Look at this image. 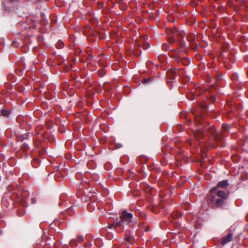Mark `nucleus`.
Returning a JSON list of instances; mask_svg holds the SVG:
<instances>
[{
	"label": "nucleus",
	"instance_id": "15",
	"mask_svg": "<svg viewBox=\"0 0 248 248\" xmlns=\"http://www.w3.org/2000/svg\"><path fill=\"white\" fill-rule=\"evenodd\" d=\"M230 126L227 124H224L222 125V128L224 130L228 131L230 129Z\"/></svg>",
	"mask_w": 248,
	"mask_h": 248
},
{
	"label": "nucleus",
	"instance_id": "20",
	"mask_svg": "<svg viewBox=\"0 0 248 248\" xmlns=\"http://www.w3.org/2000/svg\"><path fill=\"white\" fill-rule=\"evenodd\" d=\"M72 68L71 66H66V68L65 69V71L70 70Z\"/></svg>",
	"mask_w": 248,
	"mask_h": 248
},
{
	"label": "nucleus",
	"instance_id": "21",
	"mask_svg": "<svg viewBox=\"0 0 248 248\" xmlns=\"http://www.w3.org/2000/svg\"><path fill=\"white\" fill-rule=\"evenodd\" d=\"M148 80H149L148 79H143L142 82L144 83H147L148 82Z\"/></svg>",
	"mask_w": 248,
	"mask_h": 248
},
{
	"label": "nucleus",
	"instance_id": "5",
	"mask_svg": "<svg viewBox=\"0 0 248 248\" xmlns=\"http://www.w3.org/2000/svg\"><path fill=\"white\" fill-rule=\"evenodd\" d=\"M166 75L168 78L171 80L174 79L176 75L175 69L169 70L167 72Z\"/></svg>",
	"mask_w": 248,
	"mask_h": 248
},
{
	"label": "nucleus",
	"instance_id": "16",
	"mask_svg": "<svg viewBox=\"0 0 248 248\" xmlns=\"http://www.w3.org/2000/svg\"><path fill=\"white\" fill-rule=\"evenodd\" d=\"M25 213V211L24 210V211H22L21 212L20 211V209H19L18 211H17V214L20 217H21L22 216H23Z\"/></svg>",
	"mask_w": 248,
	"mask_h": 248
},
{
	"label": "nucleus",
	"instance_id": "1",
	"mask_svg": "<svg viewBox=\"0 0 248 248\" xmlns=\"http://www.w3.org/2000/svg\"><path fill=\"white\" fill-rule=\"evenodd\" d=\"M167 32H170L171 34V35L168 37V42L170 44H173V43H175L176 46L180 45L181 48L182 50L181 51L178 52L177 50L175 49L171 50L169 52V56L174 58L176 61L178 62L183 61L187 57V55L185 51V49L183 48L185 46V43L181 40L179 42H175V40L174 39V37L176 36V35L180 34V36H182L183 35V32H178V30L176 28H173V29H167Z\"/></svg>",
	"mask_w": 248,
	"mask_h": 248
},
{
	"label": "nucleus",
	"instance_id": "14",
	"mask_svg": "<svg viewBox=\"0 0 248 248\" xmlns=\"http://www.w3.org/2000/svg\"><path fill=\"white\" fill-rule=\"evenodd\" d=\"M56 46L58 48H62L63 47L64 45L62 41H58L56 44Z\"/></svg>",
	"mask_w": 248,
	"mask_h": 248
},
{
	"label": "nucleus",
	"instance_id": "4",
	"mask_svg": "<svg viewBox=\"0 0 248 248\" xmlns=\"http://www.w3.org/2000/svg\"><path fill=\"white\" fill-rule=\"evenodd\" d=\"M83 236H78L76 239H73L70 240L69 244L72 246H75L78 243H80L83 240Z\"/></svg>",
	"mask_w": 248,
	"mask_h": 248
},
{
	"label": "nucleus",
	"instance_id": "19",
	"mask_svg": "<svg viewBox=\"0 0 248 248\" xmlns=\"http://www.w3.org/2000/svg\"><path fill=\"white\" fill-rule=\"evenodd\" d=\"M142 47L144 49H146L149 47V44L148 43H146Z\"/></svg>",
	"mask_w": 248,
	"mask_h": 248
},
{
	"label": "nucleus",
	"instance_id": "9",
	"mask_svg": "<svg viewBox=\"0 0 248 248\" xmlns=\"http://www.w3.org/2000/svg\"><path fill=\"white\" fill-rule=\"evenodd\" d=\"M224 204V200L222 199H217L215 202V205L217 206L220 207Z\"/></svg>",
	"mask_w": 248,
	"mask_h": 248
},
{
	"label": "nucleus",
	"instance_id": "10",
	"mask_svg": "<svg viewBox=\"0 0 248 248\" xmlns=\"http://www.w3.org/2000/svg\"><path fill=\"white\" fill-rule=\"evenodd\" d=\"M9 114H10V112L7 110L3 109L1 110V115L7 117L9 115Z\"/></svg>",
	"mask_w": 248,
	"mask_h": 248
},
{
	"label": "nucleus",
	"instance_id": "24",
	"mask_svg": "<svg viewBox=\"0 0 248 248\" xmlns=\"http://www.w3.org/2000/svg\"><path fill=\"white\" fill-rule=\"evenodd\" d=\"M123 230H124V228H122V229H121L120 230V231H123Z\"/></svg>",
	"mask_w": 248,
	"mask_h": 248
},
{
	"label": "nucleus",
	"instance_id": "26",
	"mask_svg": "<svg viewBox=\"0 0 248 248\" xmlns=\"http://www.w3.org/2000/svg\"><path fill=\"white\" fill-rule=\"evenodd\" d=\"M192 37H193V36H192ZM193 40V38H192L191 39H190V40Z\"/></svg>",
	"mask_w": 248,
	"mask_h": 248
},
{
	"label": "nucleus",
	"instance_id": "28",
	"mask_svg": "<svg viewBox=\"0 0 248 248\" xmlns=\"http://www.w3.org/2000/svg\"><path fill=\"white\" fill-rule=\"evenodd\" d=\"M214 130H215V128H213V131Z\"/></svg>",
	"mask_w": 248,
	"mask_h": 248
},
{
	"label": "nucleus",
	"instance_id": "18",
	"mask_svg": "<svg viewBox=\"0 0 248 248\" xmlns=\"http://www.w3.org/2000/svg\"><path fill=\"white\" fill-rule=\"evenodd\" d=\"M163 58L165 59V57H164V56L159 57V58H158L159 62H164L165 60L163 59Z\"/></svg>",
	"mask_w": 248,
	"mask_h": 248
},
{
	"label": "nucleus",
	"instance_id": "8",
	"mask_svg": "<svg viewBox=\"0 0 248 248\" xmlns=\"http://www.w3.org/2000/svg\"><path fill=\"white\" fill-rule=\"evenodd\" d=\"M217 195L223 199H225L227 198V194L223 191L218 190L217 192Z\"/></svg>",
	"mask_w": 248,
	"mask_h": 248
},
{
	"label": "nucleus",
	"instance_id": "22",
	"mask_svg": "<svg viewBox=\"0 0 248 248\" xmlns=\"http://www.w3.org/2000/svg\"><path fill=\"white\" fill-rule=\"evenodd\" d=\"M130 239V238H127L126 239L127 241H129Z\"/></svg>",
	"mask_w": 248,
	"mask_h": 248
},
{
	"label": "nucleus",
	"instance_id": "23",
	"mask_svg": "<svg viewBox=\"0 0 248 248\" xmlns=\"http://www.w3.org/2000/svg\"><path fill=\"white\" fill-rule=\"evenodd\" d=\"M56 175H58V174H56V176H55V177H56V178H55V179H56V180H57Z\"/></svg>",
	"mask_w": 248,
	"mask_h": 248
},
{
	"label": "nucleus",
	"instance_id": "7",
	"mask_svg": "<svg viewBox=\"0 0 248 248\" xmlns=\"http://www.w3.org/2000/svg\"><path fill=\"white\" fill-rule=\"evenodd\" d=\"M29 135V133H25L22 135H19L16 136V139L18 141H22L25 139H26L28 138V135Z\"/></svg>",
	"mask_w": 248,
	"mask_h": 248
},
{
	"label": "nucleus",
	"instance_id": "6",
	"mask_svg": "<svg viewBox=\"0 0 248 248\" xmlns=\"http://www.w3.org/2000/svg\"><path fill=\"white\" fill-rule=\"evenodd\" d=\"M232 238V234L229 233L222 239L221 243L222 245H224L229 242L231 241Z\"/></svg>",
	"mask_w": 248,
	"mask_h": 248
},
{
	"label": "nucleus",
	"instance_id": "11",
	"mask_svg": "<svg viewBox=\"0 0 248 248\" xmlns=\"http://www.w3.org/2000/svg\"><path fill=\"white\" fill-rule=\"evenodd\" d=\"M29 149V145L27 143H24L22 146H21V149L23 151H27L28 149Z\"/></svg>",
	"mask_w": 248,
	"mask_h": 248
},
{
	"label": "nucleus",
	"instance_id": "2",
	"mask_svg": "<svg viewBox=\"0 0 248 248\" xmlns=\"http://www.w3.org/2000/svg\"><path fill=\"white\" fill-rule=\"evenodd\" d=\"M133 215L131 213H128L126 211H122L120 216L121 220H116L114 222L115 226V230L116 231H119L118 227L119 226H123L124 224H128L132 221V218Z\"/></svg>",
	"mask_w": 248,
	"mask_h": 248
},
{
	"label": "nucleus",
	"instance_id": "27",
	"mask_svg": "<svg viewBox=\"0 0 248 248\" xmlns=\"http://www.w3.org/2000/svg\"><path fill=\"white\" fill-rule=\"evenodd\" d=\"M195 137H196V138L198 139V138H197V136L196 135H195Z\"/></svg>",
	"mask_w": 248,
	"mask_h": 248
},
{
	"label": "nucleus",
	"instance_id": "17",
	"mask_svg": "<svg viewBox=\"0 0 248 248\" xmlns=\"http://www.w3.org/2000/svg\"><path fill=\"white\" fill-rule=\"evenodd\" d=\"M91 246H92V245L90 242L86 243L84 244L85 248H91Z\"/></svg>",
	"mask_w": 248,
	"mask_h": 248
},
{
	"label": "nucleus",
	"instance_id": "13",
	"mask_svg": "<svg viewBox=\"0 0 248 248\" xmlns=\"http://www.w3.org/2000/svg\"><path fill=\"white\" fill-rule=\"evenodd\" d=\"M169 47V46L168 43H164L162 46V48L164 51L167 50Z\"/></svg>",
	"mask_w": 248,
	"mask_h": 248
},
{
	"label": "nucleus",
	"instance_id": "12",
	"mask_svg": "<svg viewBox=\"0 0 248 248\" xmlns=\"http://www.w3.org/2000/svg\"><path fill=\"white\" fill-rule=\"evenodd\" d=\"M215 139L217 141H221L222 140V136L219 134H217L215 136Z\"/></svg>",
	"mask_w": 248,
	"mask_h": 248
},
{
	"label": "nucleus",
	"instance_id": "3",
	"mask_svg": "<svg viewBox=\"0 0 248 248\" xmlns=\"http://www.w3.org/2000/svg\"><path fill=\"white\" fill-rule=\"evenodd\" d=\"M229 185V183L227 180H224L221 181H220L218 183L217 186L213 187L210 192L211 193H215L217 190L218 187L221 188H226Z\"/></svg>",
	"mask_w": 248,
	"mask_h": 248
},
{
	"label": "nucleus",
	"instance_id": "25",
	"mask_svg": "<svg viewBox=\"0 0 248 248\" xmlns=\"http://www.w3.org/2000/svg\"><path fill=\"white\" fill-rule=\"evenodd\" d=\"M202 63H201V64H200V65H199V66H202Z\"/></svg>",
	"mask_w": 248,
	"mask_h": 248
}]
</instances>
